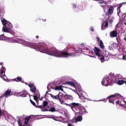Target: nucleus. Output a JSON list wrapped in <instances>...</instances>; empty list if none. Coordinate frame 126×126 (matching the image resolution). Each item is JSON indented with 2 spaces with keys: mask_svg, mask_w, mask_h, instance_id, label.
<instances>
[{
  "mask_svg": "<svg viewBox=\"0 0 126 126\" xmlns=\"http://www.w3.org/2000/svg\"><path fill=\"white\" fill-rule=\"evenodd\" d=\"M53 51L52 52L53 54H52V56L56 57H66L68 56H76L75 51H72V52H69L68 49H66V51H63L61 53L58 51L56 49L53 48Z\"/></svg>",
  "mask_w": 126,
  "mask_h": 126,
  "instance_id": "f257e3e1",
  "label": "nucleus"
},
{
  "mask_svg": "<svg viewBox=\"0 0 126 126\" xmlns=\"http://www.w3.org/2000/svg\"><path fill=\"white\" fill-rule=\"evenodd\" d=\"M51 48L49 49H47L46 46L44 44L39 45H36L35 49L39 50L40 52L45 53L50 55L52 56V54H53L52 51H53V48Z\"/></svg>",
  "mask_w": 126,
  "mask_h": 126,
  "instance_id": "f03ea898",
  "label": "nucleus"
},
{
  "mask_svg": "<svg viewBox=\"0 0 126 126\" xmlns=\"http://www.w3.org/2000/svg\"><path fill=\"white\" fill-rule=\"evenodd\" d=\"M121 97V95L120 94L118 93L115 94L114 95H111L107 97L105 102L107 101L108 99H109V103H111L113 104L114 105V101H115L116 99H112L111 98L116 97L118 98L120 97Z\"/></svg>",
  "mask_w": 126,
  "mask_h": 126,
  "instance_id": "7ed1b4c3",
  "label": "nucleus"
},
{
  "mask_svg": "<svg viewBox=\"0 0 126 126\" xmlns=\"http://www.w3.org/2000/svg\"><path fill=\"white\" fill-rule=\"evenodd\" d=\"M59 101L62 104H65V102H67L65 95H64L63 94L60 93Z\"/></svg>",
  "mask_w": 126,
  "mask_h": 126,
  "instance_id": "20e7f679",
  "label": "nucleus"
},
{
  "mask_svg": "<svg viewBox=\"0 0 126 126\" xmlns=\"http://www.w3.org/2000/svg\"><path fill=\"white\" fill-rule=\"evenodd\" d=\"M102 85L107 86L110 84L109 79V78L104 77L101 82Z\"/></svg>",
  "mask_w": 126,
  "mask_h": 126,
  "instance_id": "39448f33",
  "label": "nucleus"
},
{
  "mask_svg": "<svg viewBox=\"0 0 126 126\" xmlns=\"http://www.w3.org/2000/svg\"><path fill=\"white\" fill-rule=\"evenodd\" d=\"M4 69V68L3 67H1L0 69V77L5 80H7V78L5 75L4 73L3 72V70Z\"/></svg>",
  "mask_w": 126,
  "mask_h": 126,
  "instance_id": "423d86ee",
  "label": "nucleus"
},
{
  "mask_svg": "<svg viewBox=\"0 0 126 126\" xmlns=\"http://www.w3.org/2000/svg\"><path fill=\"white\" fill-rule=\"evenodd\" d=\"M94 50L95 52V54L98 56V58L100 59V58L99 57L101 56H102V55L100 53V52L101 51L100 49L97 47H95Z\"/></svg>",
  "mask_w": 126,
  "mask_h": 126,
  "instance_id": "0eeeda50",
  "label": "nucleus"
},
{
  "mask_svg": "<svg viewBox=\"0 0 126 126\" xmlns=\"http://www.w3.org/2000/svg\"><path fill=\"white\" fill-rule=\"evenodd\" d=\"M28 86L30 88V91H31L32 93H35L36 88L34 84L33 83H30L29 84Z\"/></svg>",
  "mask_w": 126,
  "mask_h": 126,
  "instance_id": "6e6552de",
  "label": "nucleus"
},
{
  "mask_svg": "<svg viewBox=\"0 0 126 126\" xmlns=\"http://www.w3.org/2000/svg\"><path fill=\"white\" fill-rule=\"evenodd\" d=\"M26 45L32 48L35 49L36 47V44L33 43H31L29 42H27L26 43Z\"/></svg>",
  "mask_w": 126,
  "mask_h": 126,
  "instance_id": "1a4fd4ad",
  "label": "nucleus"
},
{
  "mask_svg": "<svg viewBox=\"0 0 126 126\" xmlns=\"http://www.w3.org/2000/svg\"><path fill=\"white\" fill-rule=\"evenodd\" d=\"M117 35V32L115 31L111 32L110 33V36L111 37H116Z\"/></svg>",
  "mask_w": 126,
  "mask_h": 126,
  "instance_id": "9d476101",
  "label": "nucleus"
},
{
  "mask_svg": "<svg viewBox=\"0 0 126 126\" xmlns=\"http://www.w3.org/2000/svg\"><path fill=\"white\" fill-rule=\"evenodd\" d=\"M11 92V90L10 89H8L3 94V96L5 97H8Z\"/></svg>",
  "mask_w": 126,
  "mask_h": 126,
  "instance_id": "9b49d317",
  "label": "nucleus"
},
{
  "mask_svg": "<svg viewBox=\"0 0 126 126\" xmlns=\"http://www.w3.org/2000/svg\"><path fill=\"white\" fill-rule=\"evenodd\" d=\"M88 113V112L85 109H84L80 110L79 112H78L77 113L79 114V115L82 116V115Z\"/></svg>",
  "mask_w": 126,
  "mask_h": 126,
  "instance_id": "f8f14e48",
  "label": "nucleus"
},
{
  "mask_svg": "<svg viewBox=\"0 0 126 126\" xmlns=\"http://www.w3.org/2000/svg\"><path fill=\"white\" fill-rule=\"evenodd\" d=\"M65 87L67 88V87L60 85L59 86H56L55 88V89L56 90H61L62 91H63V89L62 88V87Z\"/></svg>",
  "mask_w": 126,
  "mask_h": 126,
  "instance_id": "ddd939ff",
  "label": "nucleus"
},
{
  "mask_svg": "<svg viewBox=\"0 0 126 126\" xmlns=\"http://www.w3.org/2000/svg\"><path fill=\"white\" fill-rule=\"evenodd\" d=\"M19 94L20 96L23 97H26L27 96V95H28V94L25 91L20 92Z\"/></svg>",
  "mask_w": 126,
  "mask_h": 126,
  "instance_id": "4468645a",
  "label": "nucleus"
},
{
  "mask_svg": "<svg viewBox=\"0 0 126 126\" xmlns=\"http://www.w3.org/2000/svg\"><path fill=\"white\" fill-rule=\"evenodd\" d=\"M60 93H59L58 95L56 96L53 95L52 94H50L51 97L54 99L58 100H59Z\"/></svg>",
  "mask_w": 126,
  "mask_h": 126,
  "instance_id": "2eb2a0df",
  "label": "nucleus"
},
{
  "mask_svg": "<svg viewBox=\"0 0 126 126\" xmlns=\"http://www.w3.org/2000/svg\"><path fill=\"white\" fill-rule=\"evenodd\" d=\"M65 84H67L69 85H70L71 86L75 87V83L72 81H66L65 83H64Z\"/></svg>",
  "mask_w": 126,
  "mask_h": 126,
  "instance_id": "dca6fc26",
  "label": "nucleus"
},
{
  "mask_svg": "<svg viewBox=\"0 0 126 126\" xmlns=\"http://www.w3.org/2000/svg\"><path fill=\"white\" fill-rule=\"evenodd\" d=\"M31 116H28L26 117L25 119V122L24 124H25L26 125H28V123L30 119L31 118Z\"/></svg>",
  "mask_w": 126,
  "mask_h": 126,
  "instance_id": "f3484780",
  "label": "nucleus"
},
{
  "mask_svg": "<svg viewBox=\"0 0 126 126\" xmlns=\"http://www.w3.org/2000/svg\"><path fill=\"white\" fill-rule=\"evenodd\" d=\"M72 106H71V109L73 110V108L74 107H78L79 106V104L78 103H76L75 102H73L71 103Z\"/></svg>",
  "mask_w": 126,
  "mask_h": 126,
  "instance_id": "a211bd4d",
  "label": "nucleus"
},
{
  "mask_svg": "<svg viewBox=\"0 0 126 126\" xmlns=\"http://www.w3.org/2000/svg\"><path fill=\"white\" fill-rule=\"evenodd\" d=\"M114 7L112 6H111L108 9V12L110 14L112 15L113 13Z\"/></svg>",
  "mask_w": 126,
  "mask_h": 126,
  "instance_id": "6ab92c4d",
  "label": "nucleus"
},
{
  "mask_svg": "<svg viewBox=\"0 0 126 126\" xmlns=\"http://www.w3.org/2000/svg\"><path fill=\"white\" fill-rule=\"evenodd\" d=\"M66 100L68 99L72 100L73 99V97L72 96L70 95H68L67 94L65 95Z\"/></svg>",
  "mask_w": 126,
  "mask_h": 126,
  "instance_id": "aec40b11",
  "label": "nucleus"
},
{
  "mask_svg": "<svg viewBox=\"0 0 126 126\" xmlns=\"http://www.w3.org/2000/svg\"><path fill=\"white\" fill-rule=\"evenodd\" d=\"M8 27H3L2 28V31L4 32L9 33L10 31Z\"/></svg>",
  "mask_w": 126,
  "mask_h": 126,
  "instance_id": "412c9836",
  "label": "nucleus"
},
{
  "mask_svg": "<svg viewBox=\"0 0 126 126\" xmlns=\"http://www.w3.org/2000/svg\"><path fill=\"white\" fill-rule=\"evenodd\" d=\"M2 23V25L4 26H5V27H7V26H6V25L7 23V22L8 21H7L5 19L1 20Z\"/></svg>",
  "mask_w": 126,
  "mask_h": 126,
  "instance_id": "4be33fe9",
  "label": "nucleus"
},
{
  "mask_svg": "<svg viewBox=\"0 0 126 126\" xmlns=\"http://www.w3.org/2000/svg\"><path fill=\"white\" fill-rule=\"evenodd\" d=\"M5 12L3 8H0V16H2L4 15Z\"/></svg>",
  "mask_w": 126,
  "mask_h": 126,
  "instance_id": "5701e85b",
  "label": "nucleus"
},
{
  "mask_svg": "<svg viewBox=\"0 0 126 126\" xmlns=\"http://www.w3.org/2000/svg\"><path fill=\"white\" fill-rule=\"evenodd\" d=\"M125 83V81L123 80H119L117 82V84L119 85H122Z\"/></svg>",
  "mask_w": 126,
  "mask_h": 126,
  "instance_id": "b1692460",
  "label": "nucleus"
},
{
  "mask_svg": "<svg viewBox=\"0 0 126 126\" xmlns=\"http://www.w3.org/2000/svg\"><path fill=\"white\" fill-rule=\"evenodd\" d=\"M99 46L102 49H103L104 48L105 46L104 45L103 43L101 40L100 41Z\"/></svg>",
  "mask_w": 126,
  "mask_h": 126,
  "instance_id": "393cba45",
  "label": "nucleus"
},
{
  "mask_svg": "<svg viewBox=\"0 0 126 126\" xmlns=\"http://www.w3.org/2000/svg\"><path fill=\"white\" fill-rule=\"evenodd\" d=\"M78 115H79V114H78ZM78 116H79V115H78ZM81 116H81L79 115V116L76 118L75 119L76 120L78 121H81L82 120V117Z\"/></svg>",
  "mask_w": 126,
  "mask_h": 126,
  "instance_id": "a878e982",
  "label": "nucleus"
},
{
  "mask_svg": "<svg viewBox=\"0 0 126 126\" xmlns=\"http://www.w3.org/2000/svg\"><path fill=\"white\" fill-rule=\"evenodd\" d=\"M6 25V26H7V27H8L9 26V27L8 28H12L13 27V26L12 24L9 21L7 22V23Z\"/></svg>",
  "mask_w": 126,
  "mask_h": 126,
  "instance_id": "bb28decb",
  "label": "nucleus"
},
{
  "mask_svg": "<svg viewBox=\"0 0 126 126\" xmlns=\"http://www.w3.org/2000/svg\"><path fill=\"white\" fill-rule=\"evenodd\" d=\"M22 80V79L21 77H17L16 78L14 79V80L16 81H21Z\"/></svg>",
  "mask_w": 126,
  "mask_h": 126,
  "instance_id": "cd10ccee",
  "label": "nucleus"
},
{
  "mask_svg": "<svg viewBox=\"0 0 126 126\" xmlns=\"http://www.w3.org/2000/svg\"><path fill=\"white\" fill-rule=\"evenodd\" d=\"M49 111L51 112H54L55 111H57L58 110H56L55 108L54 107H51L49 110Z\"/></svg>",
  "mask_w": 126,
  "mask_h": 126,
  "instance_id": "c85d7f7f",
  "label": "nucleus"
},
{
  "mask_svg": "<svg viewBox=\"0 0 126 126\" xmlns=\"http://www.w3.org/2000/svg\"><path fill=\"white\" fill-rule=\"evenodd\" d=\"M6 37L4 35L1 34L0 35V40H2L6 38Z\"/></svg>",
  "mask_w": 126,
  "mask_h": 126,
  "instance_id": "c756f323",
  "label": "nucleus"
},
{
  "mask_svg": "<svg viewBox=\"0 0 126 126\" xmlns=\"http://www.w3.org/2000/svg\"><path fill=\"white\" fill-rule=\"evenodd\" d=\"M115 103L116 104V105H117L118 104H119V105L121 106H123V107H124V105H123L124 104H122L121 103V102H120L119 103V100H117V101H116Z\"/></svg>",
  "mask_w": 126,
  "mask_h": 126,
  "instance_id": "7c9ffc66",
  "label": "nucleus"
},
{
  "mask_svg": "<svg viewBox=\"0 0 126 126\" xmlns=\"http://www.w3.org/2000/svg\"><path fill=\"white\" fill-rule=\"evenodd\" d=\"M81 99L82 101L83 102H84L86 101L85 100H87V99L84 96H82L81 97Z\"/></svg>",
  "mask_w": 126,
  "mask_h": 126,
  "instance_id": "2f4dec72",
  "label": "nucleus"
},
{
  "mask_svg": "<svg viewBox=\"0 0 126 126\" xmlns=\"http://www.w3.org/2000/svg\"><path fill=\"white\" fill-rule=\"evenodd\" d=\"M48 104V102L46 101H43V106L45 107Z\"/></svg>",
  "mask_w": 126,
  "mask_h": 126,
  "instance_id": "473e14b6",
  "label": "nucleus"
},
{
  "mask_svg": "<svg viewBox=\"0 0 126 126\" xmlns=\"http://www.w3.org/2000/svg\"><path fill=\"white\" fill-rule=\"evenodd\" d=\"M30 101L32 105L35 107L36 105L35 103L31 99L30 100Z\"/></svg>",
  "mask_w": 126,
  "mask_h": 126,
  "instance_id": "72a5a7b5",
  "label": "nucleus"
},
{
  "mask_svg": "<svg viewBox=\"0 0 126 126\" xmlns=\"http://www.w3.org/2000/svg\"><path fill=\"white\" fill-rule=\"evenodd\" d=\"M125 4H126V2H123L122 3L120 4V5L118 7H119V8H121L122 6Z\"/></svg>",
  "mask_w": 126,
  "mask_h": 126,
  "instance_id": "f704fd0d",
  "label": "nucleus"
},
{
  "mask_svg": "<svg viewBox=\"0 0 126 126\" xmlns=\"http://www.w3.org/2000/svg\"><path fill=\"white\" fill-rule=\"evenodd\" d=\"M117 10L118 11L117 14L118 15L121 12L120 8L118 7L117 8Z\"/></svg>",
  "mask_w": 126,
  "mask_h": 126,
  "instance_id": "c9c22d12",
  "label": "nucleus"
},
{
  "mask_svg": "<svg viewBox=\"0 0 126 126\" xmlns=\"http://www.w3.org/2000/svg\"><path fill=\"white\" fill-rule=\"evenodd\" d=\"M35 107H36L37 108H39L40 109H41L43 108V107H44L43 106V105H41L40 106H36V105Z\"/></svg>",
  "mask_w": 126,
  "mask_h": 126,
  "instance_id": "e433bc0d",
  "label": "nucleus"
},
{
  "mask_svg": "<svg viewBox=\"0 0 126 126\" xmlns=\"http://www.w3.org/2000/svg\"><path fill=\"white\" fill-rule=\"evenodd\" d=\"M100 58L99 59H100L101 60H104L105 59V57L104 56H103L102 55V56H101L99 58Z\"/></svg>",
  "mask_w": 126,
  "mask_h": 126,
  "instance_id": "4c0bfd02",
  "label": "nucleus"
},
{
  "mask_svg": "<svg viewBox=\"0 0 126 126\" xmlns=\"http://www.w3.org/2000/svg\"><path fill=\"white\" fill-rule=\"evenodd\" d=\"M33 97H34V99L36 101L38 100V98L37 97L36 95H33L32 96Z\"/></svg>",
  "mask_w": 126,
  "mask_h": 126,
  "instance_id": "58836bf2",
  "label": "nucleus"
},
{
  "mask_svg": "<svg viewBox=\"0 0 126 126\" xmlns=\"http://www.w3.org/2000/svg\"><path fill=\"white\" fill-rule=\"evenodd\" d=\"M101 2H99V3H101L102 4H103L104 3V4L103 5H105L106 4V3L103 1L104 0H101Z\"/></svg>",
  "mask_w": 126,
  "mask_h": 126,
  "instance_id": "ea45409f",
  "label": "nucleus"
},
{
  "mask_svg": "<svg viewBox=\"0 0 126 126\" xmlns=\"http://www.w3.org/2000/svg\"><path fill=\"white\" fill-rule=\"evenodd\" d=\"M108 21L106 22L105 25V27L107 28L108 27Z\"/></svg>",
  "mask_w": 126,
  "mask_h": 126,
  "instance_id": "a19ab883",
  "label": "nucleus"
},
{
  "mask_svg": "<svg viewBox=\"0 0 126 126\" xmlns=\"http://www.w3.org/2000/svg\"><path fill=\"white\" fill-rule=\"evenodd\" d=\"M66 102H65V104H65L68 106H70L71 107V106H71L72 105H71V103L70 104H68L66 103Z\"/></svg>",
  "mask_w": 126,
  "mask_h": 126,
  "instance_id": "79ce46f5",
  "label": "nucleus"
},
{
  "mask_svg": "<svg viewBox=\"0 0 126 126\" xmlns=\"http://www.w3.org/2000/svg\"><path fill=\"white\" fill-rule=\"evenodd\" d=\"M115 44L116 46L117 47L118 46L119 47V48L118 49V51H119V52H121V51L120 50V49H121V48L119 47V45H118L117 44Z\"/></svg>",
  "mask_w": 126,
  "mask_h": 126,
  "instance_id": "37998d69",
  "label": "nucleus"
},
{
  "mask_svg": "<svg viewBox=\"0 0 126 126\" xmlns=\"http://www.w3.org/2000/svg\"><path fill=\"white\" fill-rule=\"evenodd\" d=\"M112 21H113L112 19H110V20L109 23L110 24H111L112 22Z\"/></svg>",
  "mask_w": 126,
  "mask_h": 126,
  "instance_id": "c03bdc74",
  "label": "nucleus"
},
{
  "mask_svg": "<svg viewBox=\"0 0 126 126\" xmlns=\"http://www.w3.org/2000/svg\"><path fill=\"white\" fill-rule=\"evenodd\" d=\"M73 6L74 8H76V5L74 4H73L72 5Z\"/></svg>",
  "mask_w": 126,
  "mask_h": 126,
  "instance_id": "a18cd8bd",
  "label": "nucleus"
},
{
  "mask_svg": "<svg viewBox=\"0 0 126 126\" xmlns=\"http://www.w3.org/2000/svg\"><path fill=\"white\" fill-rule=\"evenodd\" d=\"M123 59L124 60H126V57L124 55V54H123Z\"/></svg>",
  "mask_w": 126,
  "mask_h": 126,
  "instance_id": "49530a36",
  "label": "nucleus"
},
{
  "mask_svg": "<svg viewBox=\"0 0 126 126\" xmlns=\"http://www.w3.org/2000/svg\"><path fill=\"white\" fill-rule=\"evenodd\" d=\"M91 30L92 32H93L94 31V29L93 28V27H91Z\"/></svg>",
  "mask_w": 126,
  "mask_h": 126,
  "instance_id": "de8ad7c7",
  "label": "nucleus"
},
{
  "mask_svg": "<svg viewBox=\"0 0 126 126\" xmlns=\"http://www.w3.org/2000/svg\"><path fill=\"white\" fill-rule=\"evenodd\" d=\"M54 116H51L50 117H49V118H54Z\"/></svg>",
  "mask_w": 126,
  "mask_h": 126,
  "instance_id": "09e8293b",
  "label": "nucleus"
},
{
  "mask_svg": "<svg viewBox=\"0 0 126 126\" xmlns=\"http://www.w3.org/2000/svg\"><path fill=\"white\" fill-rule=\"evenodd\" d=\"M109 12H107L106 13V14H105V15H106V16L109 15Z\"/></svg>",
  "mask_w": 126,
  "mask_h": 126,
  "instance_id": "8fccbe9b",
  "label": "nucleus"
},
{
  "mask_svg": "<svg viewBox=\"0 0 126 126\" xmlns=\"http://www.w3.org/2000/svg\"><path fill=\"white\" fill-rule=\"evenodd\" d=\"M90 57H92L94 58H95L96 57L95 56H90Z\"/></svg>",
  "mask_w": 126,
  "mask_h": 126,
  "instance_id": "3c124183",
  "label": "nucleus"
},
{
  "mask_svg": "<svg viewBox=\"0 0 126 126\" xmlns=\"http://www.w3.org/2000/svg\"><path fill=\"white\" fill-rule=\"evenodd\" d=\"M68 126H72L71 124L70 123H69L68 124Z\"/></svg>",
  "mask_w": 126,
  "mask_h": 126,
  "instance_id": "603ef678",
  "label": "nucleus"
},
{
  "mask_svg": "<svg viewBox=\"0 0 126 126\" xmlns=\"http://www.w3.org/2000/svg\"><path fill=\"white\" fill-rule=\"evenodd\" d=\"M36 101V102L37 103V104L38 105L39 104L38 100H37Z\"/></svg>",
  "mask_w": 126,
  "mask_h": 126,
  "instance_id": "864d4df0",
  "label": "nucleus"
},
{
  "mask_svg": "<svg viewBox=\"0 0 126 126\" xmlns=\"http://www.w3.org/2000/svg\"><path fill=\"white\" fill-rule=\"evenodd\" d=\"M104 28L103 27V26L102 25V27H101V29L102 30H104Z\"/></svg>",
  "mask_w": 126,
  "mask_h": 126,
  "instance_id": "5fc2aeb1",
  "label": "nucleus"
},
{
  "mask_svg": "<svg viewBox=\"0 0 126 126\" xmlns=\"http://www.w3.org/2000/svg\"><path fill=\"white\" fill-rule=\"evenodd\" d=\"M54 120H55V121H58V120H57L55 119L54 118H54H52Z\"/></svg>",
  "mask_w": 126,
  "mask_h": 126,
  "instance_id": "6e6d98bb",
  "label": "nucleus"
},
{
  "mask_svg": "<svg viewBox=\"0 0 126 126\" xmlns=\"http://www.w3.org/2000/svg\"><path fill=\"white\" fill-rule=\"evenodd\" d=\"M96 39H97V40L98 41H99V38L98 37H96Z\"/></svg>",
  "mask_w": 126,
  "mask_h": 126,
  "instance_id": "4d7b16f0",
  "label": "nucleus"
},
{
  "mask_svg": "<svg viewBox=\"0 0 126 126\" xmlns=\"http://www.w3.org/2000/svg\"><path fill=\"white\" fill-rule=\"evenodd\" d=\"M39 36H38V35L36 36V38H39Z\"/></svg>",
  "mask_w": 126,
  "mask_h": 126,
  "instance_id": "13d9d810",
  "label": "nucleus"
},
{
  "mask_svg": "<svg viewBox=\"0 0 126 126\" xmlns=\"http://www.w3.org/2000/svg\"><path fill=\"white\" fill-rule=\"evenodd\" d=\"M124 39L126 41V37H125Z\"/></svg>",
  "mask_w": 126,
  "mask_h": 126,
  "instance_id": "bf43d9fd",
  "label": "nucleus"
},
{
  "mask_svg": "<svg viewBox=\"0 0 126 126\" xmlns=\"http://www.w3.org/2000/svg\"><path fill=\"white\" fill-rule=\"evenodd\" d=\"M3 96H3V94L2 95H1L0 97H3Z\"/></svg>",
  "mask_w": 126,
  "mask_h": 126,
  "instance_id": "052dcab7",
  "label": "nucleus"
},
{
  "mask_svg": "<svg viewBox=\"0 0 126 126\" xmlns=\"http://www.w3.org/2000/svg\"><path fill=\"white\" fill-rule=\"evenodd\" d=\"M25 84L26 85H29V84H28L27 83H26V82H25Z\"/></svg>",
  "mask_w": 126,
  "mask_h": 126,
  "instance_id": "680f3d73",
  "label": "nucleus"
},
{
  "mask_svg": "<svg viewBox=\"0 0 126 126\" xmlns=\"http://www.w3.org/2000/svg\"><path fill=\"white\" fill-rule=\"evenodd\" d=\"M2 63H0V65H2Z\"/></svg>",
  "mask_w": 126,
  "mask_h": 126,
  "instance_id": "e2e57ef3",
  "label": "nucleus"
},
{
  "mask_svg": "<svg viewBox=\"0 0 126 126\" xmlns=\"http://www.w3.org/2000/svg\"><path fill=\"white\" fill-rule=\"evenodd\" d=\"M42 100V97L40 99V100Z\"/></svg>",
  "mask_w": 126,
  "mask_h": 126,
  "instance_id": "0e129e2a",
  "label": "nucleus"
},
{
  "mask_svg": "<svg viewBox=\"0 0 126 126\" xmlns=\"http://www.w3.org/2000/svg\"><path fill=\"white\" fill-rule=\"evenodd\" d=\"M105 100V99H104V100H101V101H103V100Z\"/></svg>",
  "mask_w": 126,
  "mask_h": 126,
  "instance_id": "69168bd1",
  "label": "nucleus"
},
{
  "mask_svg": "<svg viewBox=\"0 0 126 126\" xmlns=\"http://www.w3.org/2000/svg\"><path fill=\"white\" fill-rule=\"evenodd\" d=\"M28 126H30V124H29L28 125Z\"/></svg>",
  "mask_w": 126,
  "mask_h": 126,
  "instance_id": "338daca9",
  "label": "nucleus"
},
{
  "mask_svg": "<svg viewBox=\"0 0 126 126\" xmlns=\"http://www.w3.org/2000/svg\"><path fill=\"white\" fill-rule=\"evenodd\" d=\"M125 83L126 84V81H125Z\"/></svg>",
  "mask_w": 126,
  "mask_h": 126,
  "instance_id": "774afa93",
  "label": "nucleus"
}]
</instances>
